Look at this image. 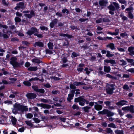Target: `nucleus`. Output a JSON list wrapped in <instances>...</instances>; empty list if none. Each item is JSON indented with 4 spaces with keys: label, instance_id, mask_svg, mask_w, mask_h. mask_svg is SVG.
<instances>
[{
    "label": "nucleus",
    "instance_id": "obj_1",
    "mask_svg": "<svg viewBox=\"0 0 134 134\" xmlns=\"http://www.w3.org/2000/svg\"><path fill=\"white\" fill-rule=\"evenodd\" d=\"M14 107V109L12 110V112L15 114L18 113V111H21L22 112H24V111H27L28 110V108L27 106L19 103H15Z\"/></svg>",
    "mask_w": 134,
    "mask_h": 134
},
{
    "label": "nucleus",
    "instance_id": "obj_2",
    "mask_svg": "<svg viewBox=\"0 0 134 134\" xmlns=\"http://www.w3.org/2000/svg\"><path fill=\"white\" fill-rule=\"evenodd\" d=\"M113 4L111 3L110 5L108 7V8L109 10V13L111 15H114V11L118 10L120 8L119 4L116 2H114L113 3Z\"/></svg>",
    "mask_w": 134,
    "mask_h": 134
},
{
    "label": "nucleus",
    "instance_id": "obj_3",
    "mask_svg": "<svg viewBox=\"0 0 134 134\" xmlns=\"http://www.w3.org/2000/svg\"><path fill=\"white\" fill-rule=\"evenodd\" d=\"M115 85L113 84H108L107 85V87L106 88L105 91L108 94L111 95L113 93V91L115 90L114 87Z\"/></svg>",
    "mask_w": 134,
    "mask_h": 134
},
{
    "label": "nucleus",
    "instance_id": "obj_4",
    "mask_svg": "<svg viewBox=\"0 0 134 134\" xmlns=\"http://www.w3.org/2000/svg\"><path fill=\"white\" fill-rule=\"evenodd\" d=\"M39 33V31L36 27H32L30 28V29L28 30L26 32V34L29 36H31L34 33Z\"/></svg>",
    "mask_w": 134,
    "mask_h": 134
},
{
    "label": "nucleus",
    "instance_id": "obj_5",
    "mask_svg": "<svg viewBox=\"0 0 134 134\" xmlns=\"http://www.w3.org/2000/svg\"><path fill=\"white\" fill-rule=\"evenodd\" d=\"M32 88L34 90L37 92H38L41 93H44L45 92V90L43 88L39 89L38 87L36 85H33L32 86Z\"/></svg>",
    "mask_w": 134,
    "mask_h": 134
},
{
    "label": "nucleus",
    "instance_id": "obj_6",
    "mask_svg": "<svg viewBox=\"0 0 134 134\" xmlns=\"http://www.w3.org/2000/svg\"><path fill=\"white\" fill-rule=\"evenodd\" d=\"M82 97H83V96L80 97H78L75 98L74 99V102H79V104L81 106H84L85 105V102H82L81 100L82 99H83Z\"/></svg>",
    "mask_w": 134,
    "mask_h": 134
},
{
    "label": "nucleus",
    "instance_id": "obj_7",
    "mask_svg": "<svg viewBox=\"0 0 134 134\" xmlns=\"http://www.w3.org/2000/svg\"><path fill=\"white\" fill-rule=\"evenodd\" d=\"M6 33L8 35L6 34H3L0 31V37H3L4 39H7L9 38L10 34H12V32L9 30L7 31Z\"/></svg>",
    "mask_w": 134,
    "mask_h": 134
},
{
    "label": "nucleus",
    "instance_id": "obj_8",
    "mask_svg": "<svg viewBox=\"0 0 134 134\" xmlns=\"http://www.w3.org/2000/svg\"><path fill=\"white\" fill-rule=\"evenodd\" d=\"M16 6L14 8L15 10H18L19 9H24L25 8L24 3L23 2H19L16 4Z\"/></svg>",
    "mask_w": 134,
    "mask_h": 134
},
{
    "label": "nucleus",
    "instance_id": "obj_9",
    "mask_svg": "<svg viewBox=\"0 0 134 134\" xmlns=\"http://www.w3.org/2000/svg\"><path fill=\"white\" fill-rule=\"evenodd\" d=\"M122 110L123 111H129L132 113H134V109H133V105H131L130 106H127L122 108Z\"/></svg>",
    "mask_w": 134,
    "mask_h": 134
},
{
    "label": "nucleus",
    "instance_id": "obj_10",
    "mask_svg": "<svg viewBox=\"0 0 134 134\" xmlns=\"http://www.w3.org/2000/svg\"><path fill=\"white\" fill-rule=\"evenodd\" d=\"M26 96L28 99H32L36 98L37 95L34 93L30 92L27 93L26 95Z\"/></svg>",
    "mask_w": 134,
    "mask_h": 134
},
{
    "label": "nucleus",
    "instance_id": "obj_11",
    "mask_svg": "<svg viewBox=\"0 0 134 134\" xmlns=\"http://www.w3.org/2000/svg\"><path fill=\"white\" fill-rule=\"evenodd\" d=\"M24 62L23 61H22L20 63H19L17 61H16L12 65L14 68H20L21 66L24 64Z\"/></svg>",
    "mask_w": 134,
    "mask_h": 134
},
{
    "label": "nucleus",
    "instance_id": "obj_12",
    "mask_svg": "<svg viewBox=\"0 0 134 134\" xmlns=\"http://www.w3.org/2000/svg\"><path fill=\"white\" fill-rule=\"evenodd\" d=\"M127 102L124 100H121L118 102L115 103V104L117 106H123L124 105H126V103H127Z\"/></svg>",
    "mask_w": 134,
    "mask_h": 134
},
{
    "label": "nucleus",
    "instance_id": "obj_13",
    "mask_svg": "<svg viewBox=\"0 0 134 134\" xmlns=\"http://www.w3.org/2000/svg\"><path fill=\"white\" fill-rule=\"evenodd\" d=\"M58 20L56 18H55L52 20L49 24V26L51 29L54 27L55 25L56 24L58 23Z\"/></svg>",
    "mask_w": 134,
    "mask_h": 134
},
{
    "label": "nucleus",
    "instance_id": "obj_14",
    "mask_svg": "<svg viewBox=\"0 0 134 134\" xmlns=\"http://www.w3.org/2000/svg\"><path fill=\"white\" fill-rule=\"evenodd\" d=\"M108 3L107 0H101L99 2V4L100 7L106 6Z\"/></svg>",
    "mask_w": 134,
    "mask_h": 134
},
{
    "label": "nucleus",
    "instance_id": "obj_15",
    "mask_svg": "<svg viewBox=\"0 0 134 134\" xmlns=\"http://www.w3.org/2000/svg\"><path fill=\"white\" fill-rule=\"evenodd\" d=\"M30 14H26L24 15L25 16L27 17L29 19L31 18L33 16H35V12L33 10H31L30 12Z\"/></svg>",
    "mask_w": 134,
    "mask_h": 134
},
{
    "label": "nucleus",
    "instance_id": "obj_16",
    "mask_svg": "<svg viewBox=\"0 0 134 134\" xmlns=\"http://www.w3.org/2000/svg\"><path fill=\"white\" fill-rule=\"evenodd\" d=\"M44 45V44L42 42L39 41L36 42L34 44V46L35 47H36V46L39 47H43Z\"/></svg>",
    "mask_w": 134,
    "mask_h": 134
},
{
    "label": "nucleus",
    "instance_id": "obj_17",
    "mask_svg": "<svg viewBox=\"0 0 134 134\" xmlns=\"http://www.w3.org/2000/svg\"><path fill=\"white\" fill-rule=\"evenodd\" d=\"M102 108V106L101 105L98 104V102H97V104H95L94 105V108L97 111L101 110Z\"/></svg>",
    "mask_w": 134,
    "mask_h": 134
},
{
    "label": "nucleus",
    "instance_id": "obj_18",
    "mask_svg": "<svg viewBox=\"0 0 134 134\" xmlns=\"http://www.w3.org/2000/svg\"><path fill=\"white\" fill-rule=\"evenodd\" d=\"M93 82L95 83V85H99L102 86L103 85V81L98 79L93 80Z\"/></svg>",
    "mask_w": 134,
    "mask_h": 134
},
{
    "label": "nucleus",
    "instance_id": "obj_19",
    "mask_svg": "<svg viewBox=\"0 0 134 134\" xmlns=\"http://www.w3.org/2000/svg\"><path fill=\"white\" fill-rule=\"evenodd\" d=\"M105 131L106 133H104L105 134H114L113 130L110 128H107Z\"/></svg>",
    "mask_w": 134,
    "mask_h": 134
},
{
    "label": "nucleus",
    "instance_id": "obj_20",
    "mask_svg": "<svg viewBox=\"0 0 134 134\" xmlns=\"http://www.w3.org/2000/svg\"><path fill=\"white\" fill-rule=\"evenodd\" d=\"M104 61L107 63H109L113 65L115 64L116 63L115 60L113 59H106L104 60Z\"/></svg>",
    "mask_w": 134,
    "mask_h": 134
},
{
    "label": "nucleus",
    "instance_id": "obj_21",
    "mask_svg": "<svg viewBox=\"0 0 134 134\" xmlns=\"http://www.w3.org/2000/svg\"><path fill=\"white\" fill-rule=\"evenodd\" d=\"M133 47H129L128 49V51L129 52V55H134V51H133Z\"/></svg>",
    "mask_w": 134,
    "mask_h": 134
},
{
    "label": "nucleus",
    "instance_id": "obj_22",
    "mask_svg": "<svg viewBox=\"0 0 134 134\" xmlns=\"http://www.w3.org/2000/svg\"><path fill=\"white\" fill-rule=\"evenodd\" d=\"M91 108V107L89 106H86L82 108L83 111L86 113H88L89 112L90 109Z\"/></svg>",
    "mask_w": 134,
    "mask_h": 134
},
{
    "label": "nucleus",
    "instance_id": "obj_23",
    "mask_svg": "<svg viewBox=\"0 0 134 134\" xmlns=\"http://www.w3.org/2000/svg\"><path fill=\"white\" fill-rule=\"evenodd\" d=\"M109 110L107 109H104L101 111H98V113L99 114L102 115H105L107 114Z\"/></svg>",
    "mask_w": 134,
    "mask_h": 134
},
{
    "label": "nucleus",
    "instance_id": "obj_24",
    "mask_svg": "<svg viewBox=\"0 0 134 134\" xmlns=\"http://www.w3.org/2000/svg\"><path fill=\"white\" fill-rule=\"evenodd\" d=\"M32 62L34 63L39 64L42 63L41 60L38 58H34L32 60Z\"/></svg>",
    "mask_w": 134,
    "mask_h": 134
},
{
    "label": "nucleus",
    "instance_id": "obj_25",
    "mask_svg": "<svg viewBox=\"0 0 134 134\" xmlns=\"http://www.w3.org/2000/svg\"><path fill=\"white\" fill-rule=\"evenodd\" d=\"M106 47L110 48L112 50H113L115 49L114 44L113 43H110L107 45Z\"/></svg>",
    "mask_w": 134,
    "mask_h": 134
},
{
    "label": "nucleus",
    "instance_id": "obj_26",
    "mask_svg": "<svg viewBox=\"0 0 134 134\" xmlns=\"http://www.w3.org/2000/svg\"><path fill=\"white\" fill-rule=\"evenodd\" d=\"M111 70V68L109 66H104V70L107 73L109 72Z\"/></svg>",
    "mask_w": 134,
    "mask_h": 134
},
{
    "label": "nucleus",
    "instance_id": "obj_27",
    "mask_svg": "<svg viewBox=\"0 0 134 134\" xmlns=\"http://www.w3.org/2000/svg\"><path fill=\"white\" fill-rule=\"evenodd\" d=\"M37 69V66H30L27 69V70L31 71H36Z\"/></svg>",
    "mask_w": 134,
    "mask_h": 134
},
{
    "label": "nucleus",
    "instance_id": "obj_28",
    "mask_svg": "<svg viewBox=\"0 0 134 134\" xmlns=\"http://www.w3.org/2000/svg\"><path fill=\"white\" fill-rule=\"evenodd\" d=\"M17 59V58L16 57H12L10 59V63L12 65L15 62L16 60Z\"/></svg>",
    "mask_w": 134,
    "mask_h": 134
},
{
    "label": "nucleus",
    "instance_id": "obj_29",
    "mask_svg": "<svg viewBox=\"0 0 134 134\" xmlns=\"http://www.w3.org/2000/svg\"><path fill=\"white\" fill-rule=\"evenodd\" d=\"M74 96L73 94H69L68 95V97L67 99V100L69 102H71V100L73 99Z\"/></svg>",
    "mask_w": 134,
    "mask_h": 134
},
{
    "label": "nucleus",
    "instance_id": "obj_30",
    "mask_svg": "<svg viewBox=\"0 0 134 134\" xmlns=\"http://www.w3.org/2000/svg\"><path fill=\"white\" fill-rule=\"evenodd\" d=\"M17 121V120L15 117L12 116L11 119L12 123L13 125H15Z\"/></svg>",
    "mask_w": 134,
    "mask_h": 134
},
{
    "label": "nucleus",
    "instance_id": "obj_31",
    "mask_svg": "<svg viewBox=\"0 0 134 134\" xmlns=\"http://www.w3.org/2000/svg\"><path fill=\"white\" fill-rule=\"evenodd\" d=\"M62 63H65L68 62V59L67 57H63V58L62 59Z\"/></svg>",
    "mask_w": 134,
    "mask_h": 134
},
{
    "label": "nucleus",
    "instance_id": "obj_32",
    "mask_svg": "<svg viewBox=\"0 0 134 134\" xmlns=\"http://www.w3.org/2000/svg\"><path fill=\"white\" fill-rule=\"evenodd\" d=\"M47 46L49 49H53V43L49 42L47 44Z\"/></svg>",
    "mask_w": 134,
    "mask_h": 134
},
{
    "label": "nucleus",
    "instance_id": "obj_33",
    "mask_svg": "<svg viewBox=\"0 0 134 134\" xmlns=\"http://www.w3.org/2000/svg\"><path fill=\"white\" fill-rule=\"evenodd\" d=\"M23 83L25 85L28 87L30 86L31 85V83L28 81H24L23 82Z\"/></svg>",
    "mask_w": 134,
    "mask_h": 134
},
{
    "label": "nucleus",
    "instance_id": "obj_34",
    "mask_svg": "<svg viewBox=\"0 0 134 134\" xmlns=\"http://www.w3.org/2000/svg\"><path fill=\"white\" fill-rule=\"evenodd\" d=\"M25 122L27 125L30 126L31 127H33V124L31 123V121H25Z\"/></svg>",
    "mask_w": 134,
    "mask_h": 134
},
{
    "label": "nucleus",
    "instance_id": "obj_35",
    "mask_svg": "<svg viewBox=\"0 0 134 134\" xmlns=\"http://www.w3.org/2000/svg\"><path fill=\"white\" fill-rule=\"evenodd\" d=\"M128 17L130 19H132L133 18V16L131 11L129 12H128Z\"/></svg>",
    "mask_w": 134,
    "mask_h": 134
},
{
    "label": "nucleus",
    "instance_id": "obj_36",
    "mask_svg": "<svg viewBox=\"0 0 134 134\" xmlns=\"http://www.w3.org/2000/svg\"><path fill=\"white\" fill-rule=\"evenodd\" d=\"M116 134H124V131L123 130H116L115 131Z\"/></svg>",
    "mask_w": 134,
    "mask_h": 134
},
{
    "label": "nucleus",
    "instance_id": "obj_37",
    "mask_svg": "<svg viewBox=\"0 0 134 134\" xmlns=\"http://www.w3.org/2000/svg\"><path fill=\"white\" fill-rule=\"evenodd\" d=\"M51 108V105L44 104L43 107V108L44 109H49Z\"/></svg>",
    "mask_w": 134,
    "mask_h": 134
},
{
    "label": "nucleus",
    "instance_id": "obj_38",
    "mask_svg": "<svg viewBox=\"0 0 134 134\" xmlns=\"http://www.w3.org/2000/svg\"><path fill=\"white\" fill-rule=\"evenodd\" d=\"M114 115V113L109 110L108 112L107 116L108 117H111L113 116Z\"/></svg>",
    "mask_w": 134,
    "mask_h": 134
},
{
    "label": "nucleus",
    "instance_id": "obj_39",
    "mask_svg": "<svg viewBox=\"0 0 134 134\" xmlns=\"http://www.w3.org/2000/svg\"><path fill=\"white\" fill-rule=\"evenodd\" d=\"M114 56V54H111L110 51H107V54H106V56L108 57H112Z\"/></svg>",
    "mask_w": 134,
    "mask_h": 134
},
{
    "label": "nucleus",
    "instance_id": "obj_40",
    "mask_svg": "<svg viewBox=\"0 0 134 134\" xmlns=\"http://www.w3.org/2000/svg\"><path fill=\"white\" fill-rule=\"evenodd\" d=\"M62 12L63 14H65L66 12L67 14H69V10L66 8L63 9L62 10Z\"/></svg>",
    "mask_w": 134,
    "mask_h": 134
},
{
    "label": "nucleus",
    "instance_id": "obj_41",
    "mask_svg": "<svg viewBox=\"0 0 134 134\" xmlns=\"http://www.w3.org/2000/svg\"><path fill=\"white\" fill-rule=\"evenodd\" d=\"M14 20L15 22L18 23L21 21V19L20 18L16 16L14 18Z\"/></svg>",
    "mask_w": 134,
    "mask_h": 134
},
{
    "label": "nucleus",
    "instance_id": "obj_42",
    "mask_svg": "<svg viewBox=\"0 0 134 134\" xmlns=\"http://www.w3.org/2000/svg\"><path fill=\"white\" fill-rule=\"evenodd\" d=\"M79 56V55L78 54L76 53V52H73L72 53L71 57L72 58L74 57H76L77 56Z\"/></svg>",
    "mask_w": 134,
    "mask_h": 134
},
{
    "label": "nucleus",
    "instance_id": "obj_43",
    "mask_svg": "<svg viewBox=\"0 0 134 134\" xmlns=\"http://www.w3.org/2000/svg\"><path fill=\"white\" fill-rule=\"evenodd\" d=\"M108 126L109 127L113 128H116L115 125L113 123H111L108 124Z\"/></svg>",
    "mask_w": 134,
    "mask_h": 134
},
{
    "label": "nucleus",
    "instance_id": "obj_44",
    "mask_svg": "<svg viewBox=\"0 0 134 134\" xmlns=\"http://www.w3.org/2000/svg\"><path fill=\"white\" fill-rule=\"evenodd\" d=\"M72 108L74 110L76 109L77 110H80L79 107L75 104H74L72 105Z\"/></svg>",
    "mask_w": 134,
    "mask_h": 134
},
{
    "label": "nucleus",
    "instance_id": "obj_45",
    "mask_svg": "<svg viewBox=\"0 0 134 134\" xmlns=\"http://www.w3.org/2000/svg\"><path fill=\"white\" fill-rule=\"evenodd\" d=\"M70 27L72 30H74L75 29H76L77 30H79V29L77 26L74 25H71L70 26Z\"/></svg>",
    "mask_w": 134,
    "mask_h": 134
},
{
    "label": "nucleus",
    "instance_id": "obj_46",
    "mask_svg": "<svg viewBox=\"0 0 134 134\" xmlns=\"http://www.w3.org/2000/svg\"><path fill=\"white\" fill-rule=\"evenodd\" d=\"M40 27L41 30H45L46 31H47L48 30V29L47 27L44 26H40Z\"/></svg>",
    "mask_w": 134,
    "mask_h": 134
},
{
    "label": "nucleus",
    "instance_id": "obj_47",
    "mask_svg": "<svg viewBox=\"0 0 134 134\" xmlns=\"http://www.w3.org/2000/svg\"><path fill=\"white\" fill-rule=\"evenodd\" d=\"M126 60L127 62L130 63L131 64H131L133 62L134 60L133 59L130 58H126Z\"/></svg>",
    "mask_w": 134,
    "mask_h": 134
},
{
    "label": "nucleus",
    "instance_id": "obj_48",
    "mask_svg": "<svg viewBox=\"0 0 134 134\" xmlns=\"http://www.w3.org/2000/svg\"><path fill=\"white\" fill-rule=\"evenodd\" d=\"M34 35L35 36H37L38 38H42L43 37V35L41 34H37V33H34Z\"/></svg>",
    "mask_w": 134,
    "mask_h": 134
},
{
    "label": "nucleus",
    "instance_id": "obj_49",
    "mask_svg": "<svg viewBox=\"0 0 134 134\" xmlns=\"http://www.w3.org/2000/svg\"><path fill=\"white\" fill-rule=\"evenodd\" d=\"M120 61L122 63L120 64L122 66L125 65L127 64L126 62L123 59L120 60Z\"/></svg>",
    "mask_w": 134,
    "mask_h": 134
},
{
    "label": "nucleus",
    "instance_id": "obj_50",
    "mask_svg": "<svg viewBox=\"0 0 134 134\" xmlns=\"http://www.w3.org/2000/svg\"><path fill=\"white\" fill-rule=\"evenodd\" d=\"M94 104H97V102H90L89 103V105L90 106L89 107H91L94 105Z\"/></svg>",
    "mask_w": 134,
    "mask_h": 134
},
{
    "label": "nucleus",
    "instance_id": "obj_51",
    "mask_svg": "<svg viewBox=\"0 0 134 134\" xmlns=\"http://www.w3.org/2000/svg\"><path fill=\"white\" fill-rule=\"evenodd\" d=\"M33 115L31 113H29L26 115V118H27L31 119L33 117Z\"/></svg>",
    "mask_w": 134,
    "mask_h": 134
},
{
    "label": "nucleus",
    "instance_id": "obj_52",
    "mask_svg": "<svg viewBox=\"0 0 134 134\" xmlns=\"http://www.w3.org/2000/svg\"><path fill=\"white\" fill-rule=\"evenodd\" d=\"M33 119L35 121V122L36 123H38L41 121V120L37 118H33Z\"/></svg>",
    "mask_w": 134,
    "mask_h": 134
},
{
    "label": "nucleus",
    "instance_id": "obj_53",
    "mask_svg": "<svg viewBox=\"0 0 134 134\" xmlns=\"http://www.w3.org/2000/svg\"><path fill=\"white\" fill-rule=\"evenodd\" d=\"M46 54H52L53 53V52L52 51L48 49H46Z\"/></svg>",
    "mask_w": 134,
    "mask_h": 134
},
{
    "label": "nucleus",
    "instance_id": "obj_54",
    "mask_svg": "<svg viewBox=\"0 0 134 134\" xmlns=\"http://www.w3.org/2000/svg\"><path fill=\"white\" fill-rule=\"evenodd\" d=\"M88 20V19L87 18L85 19L80 18L79 19V20L81 22H84Z\"/></svg>",
    "mask_w": 134,
    "mask_h": 134
},
{
    "label": "nucleus",
    "instance_id": "obj_55",
    "mask_svg": "<svg viewBox=\"0 0 134 134\" xmlns=\"http://www.w3.org/2000/svg\"><path fill=\"white\" fill-rule=\"evenodd\" d=\"M5 104H8V105L12 104H13V102L11 100H7L5 101L4 102Z\"/></svg>",
    "mask_w": 134,
    "mask_h": 134
},
{
    "label": "nucleus",
    "instance_id": "obj_56",
    "mask_svg": "<svg viewBox=\"0 0 134 134\" xmlns=\"http://www.w3.org/2000/svg\"><path fill=\"white\" fill-rule=\"evenodd\" d=\"M120 36L122 37H124L125 36H127L129 35L128 34H127V33L125 32H124L123 33H122L120 34Z\"/></svg>",
    "mask_w": 134,
    "mask_h": 134
},
{
    "label": "nucleus",
    "instance_id": "obj_57",
    "mask_svg": "<svg viewBox=\"0 0 134 134\" xmlns=\"http://www.w3.org/2000/svg\"><path fill=\"white\" fill-rule=\"evenodd\" d=\"M51 78L52 79H53V80L55 81L59 80L60 79V78L58 77L53 76L51 77Z\"/></svg>",
    "mask_w": 134,
    "mask_h": 134
},
{
    "label": "nucleus",
    "instance_id": "obj_58",
    "mask_svg": "<svg viewBox=\"0 0 134 134\" xmlns=\"http://www.w3.org/2000/svg\"><path fill=\"white\" fill-rule=\"evenodd\" d=\"M102 20L104 22H109L110 21V20L108 18H103Z\"/></svg>",
    "mask_w": 134,
    "mask_h": 134
},
{
    "label": "nucleus",
    "instance_id": "obj_59",
    "mask_svg": "<svg viewBox=\"0 0 134 134\" xmlns=\"http://www.w3.org/2000/svg\"><path fill=\"white\" fill-rule=\"evenodd\" d=\"M42 120V121H44V120H47V117L45 116H43L42 115H41L40 116Z\"/></svg>",
    "mask_w": 134,
    "mask_h": 134
},
{
    "label": "nucleus",
    "instance_id": "obj_60",
    "mask_svg": "<svg viewBox=\"0 0 134 134\" xmlns=\"http://www.w3.org/2000/svg\"><path fill=\"white\" fill-rule=\"evenodd\" d=\"M116 109H118V114L121 116L124 115V114L122 113V111L121 109H119L118 108H116Z\"/></svg>",
    "mask_w": 134,
    "mask_h": 134
},
{
    "label": "nucleus",
    "instance_id": "obj_61",
    "mask_svg": "<svg viewBox=\"0 0 134 134\" xmlns=\"http://www.w3.org/2000/svg\"><path fill=\"white\" fill-rule=\"evenodd\" d=\"M69 44V43L67 40H66L64 42L63 46H67Z\"/></svg>",
    "mask_w": 134,
    "mask_h": 134
},
{
    "label": "nucleus",
    "instance_id": "obj_62",
    "mask_svg": "<svg viewBox=\"0 0 134 134\" xmlns=\"http://www.w3.org/2000/svg\"><path fill=\"white\" fill-rule=\"evenodd\" d=\"M102 18H99V19L96 20V22L97 23L99 24L102 22Z\"/></svg>",
    "mask_w": 134,
    "mask_h": 134
},
{
    "label": "nucleus",
    "instance_id": "obj_63",
    "mask_svg": "<svg viewBox=\"0 0 134 134\" xmlns=\"http://www.w3.org/2000/svg\"><path fill=\"white\" fill-rule=\"evenodd\" d=\"M128 72H130L132 73H134V68H130L127 70Z\"/></svg>",
    "mask_w": 134,
    "mask_h": 134
},
{
    "label": "nucleus",
    "instance_id": "obj_64",
    "mask_svg": "<svg viewBox=\"0 0 134 134\" xmlns=\"http://www.w3.org/2000/svg\"><path fill=\"white\" fill-rule=\"evenodd\" d=\"M15 14L17 16L20 17H21L22 15V14L18 12H16L15 13Z\"/></svg>",
    "mask_w": 134,
    "mask_h": 134
}]
</instances>
